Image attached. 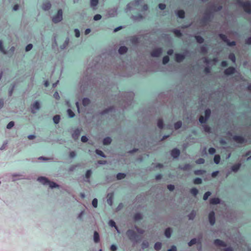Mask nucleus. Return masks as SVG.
Masks as SVG:
<instances>
[{"label":"nucleus","instance_id":"1","mask_svg":"<svg viewBox=\"0 0 251 251\" xmlns=\"http://www.w3.org/2000/svg\"><path fill=\"white\" fill-rule=\"evenodd\" d=\"M239 5L242 7L244 10L249 13H251V4L249 2H243L242 0H236Z\"/></svg>","mask_w":251,"mask_h":251},{"label":"nucleus","instance_id":"2","mask_svg":"<svg viewBox=\"0 0 251 251\" xmlns=\"http://www.w3.org/2000/svg\"><path fill=\"white\" fill-rule=\"evenodd\" d=\"M38 180L44 185H49V187L51 188L58 187V185L54 182L49 181L47 178L45 177L41 176L38 177Z\"/></svg>","mask_w":251,"mask_h":251},{"label":"nucleus","instance_id":"3","mask_svg":"<svg viewBox=\"0 0 251 251\" xmlns=\"http://www.w3.org/2000/svg\"><path fill=\"white\" fill-rule=\"evenodd\" d=\"M62 10L59 9L57 11V13L52 18V22L54 23H58L62 20Z\"/></svg>","mask_w":251,"mask_h":251},{"label":"nucleus","instance_id":"4","mask_svg":"<svg viewBox=\"0 0 251 251\" xmlns=\"http://www.w3.org/2000/svg\"><path fill=\"white\" fill-rule=\"evenodd\" d=\"M126 235L131 241L136 240V237H137L136 233L131 229H128L126 231Z\"/></svg>","mask_w":251,"mask_h":251},{"label":"nucleus","instance_id":"5","mask_svg":"<svg viewBox=\"0 0 251 251\" xmlns=\"http://www.w3.org/2000/svg\"><path fill=\"white\" fill-rule=\"evenodd\" d=\"M162 53V49L161 48H157L153 50L151 53V55L152 57H159Z\"/></svg>","mask_w":251,"mask_h":251},{"label":"nucleus","instance_id":"6","mask_svg":"<svg viewBox=\"0 0 251 251\" xmlns=\"http://www.w3.org/2000/svg\"><path fill=\"white\" fill-rule=\"evenodd\" d=\"M233 139L234 141L240 144H243L246 142L245 139L243 137L239 135L234 136L233 137Z\"/></svg>","mask_w":251,"mask_h":251},{"label":"nucleus","instance_id":"7","mask_svg":"<svg viewBox=\"0 0 251 251\" xmlns=\"http://www.w3.org/2000/svg\"><path fill=\"white\" fill-rule=\"evenodd\" d=\"M208 219L210 224L214 225L215 223V213L214 211H211L209 213Z\"/></svg>","mask_w":251,"mask_h":251},{"label":"nucleus","instance_id":"8","mask_svg":"<svg viewBox=\"0 0 251 251\" xmlns=\"http://www.w3.org/2000/svg\"><path fill=\"white\" fill-rule=\"evenodd\" d=\"M235 72V69L233 67H229L224 71V74L226 75H231Z\"/></svg>","mask_w":251,"mask_h":251},{"label":"nucleus","instance_id":"9","mask_svg":"<svg viewBox=\"0 0 251 251\" xmlns=\"http://www.w3.org/2000/svg\"><path fill=\"white\" fill-rule=\"evenodd\" d=\"M185 58V56L184 54L180 53H176L175 54V60L177 62H181Z\"/></svg>","mask_w":251,"mask_h":251},{"label":"nucleus","instance_id":"10","mask_svg":"<svg viewBox=\"0 0 251 251\" xmlns=\"http://www.w3.org/2000/svg\"><path fill=\"white\" fill-rule=\"evenodd\" d=\"M171 154L173 158H177L180 154V151L177 149H174L172 150Z\"/></svg>","mask_w":251,"mask_h":251},{"label":"nucleus","instance_id":"11","mask_svg":"<svg viewBox=\"0 0 251 251\" xmlns=\"http://www.w3.org/2000/svg\"><path fill=\"white\" fill-rule=\"evenodd\" d=\"M214 244L216 246H219V247H226V244L223 241L220 240V239H216L214 241Z\"/></svg>","mask_w":251,"mask_h":251},{"label":"nucleus","instance_id":"12","mask_svg":"<svg viewBox=\"0 0 251 251\" xmlns=\"http://www.w3.org/2000/svg\"><path fill=\"white\" fill-rule=\"evenodd\" d=\"M80 134V130L77 128L75 129L72 133V137L74 140H76L78 138Z\"/></svg>","mask_w":251,"mask_h":251},{"label":"nucleus","instance_id":"13","mask_svg":"<svg viewBox=\"0 0 251 251\" xmlns=\"http://www.w3.org/2000/svg\"><path fill=\"white\" fill-rule=\"evenodd\" d=\"M51 7V4L50 2L46 1L43 3L42 5V8L45 10H49Z\"/></svg>","mask_w":251,"mask_h":251},{"label":"nucleus","instance_id":"14","mask_svg":"<svg viewBox=\"0 0 251 251\" xmlns=\"http://www.w3.org/2000/svg\"><path fill=\"white\" fill-rule=\"evenodd\" d=\"M113 193H109L107 195V202L110 205L113 203Z\"/></svg>","mask_w":251,"mask_h":251},{"label":"nucleus","instance_id":"15","mask_svg":"<svg viewBox=\"0 0 251 251\" xmlns=\"http://www.w3.org/2000/svg\"><path fill=\"white\" fill-rule=\"evenodd\" d=\"M220 202V200L218 198H212L210 200V203L212 204H217Z\"/></svg>","mask_w":251,"mask_h":251},{"label":"nucleus","instance_id":"16","mask_svg":"<svg viewBox=\"0 0 251 251\" xmlns=\"http://www.w3.org/2000/svg\"><path fill=\"white\" fill-rule=\"evenodd\" d=\"M127 51V48L126 46H122L120 47L118 51L120 54H123L126 53Z\"/></svg>","mask_w":251,"mask_h":251},{"label":"nucleus","instance_id":"17","mask_svg":"<svg viewBox=\"0 0 251 251\" xmlns=\"http://www.w3.org/2000/svg\"><path fill=\"white\" fill-rule=\"evenodd\" d=\"M222 9V6L219 4H214L212 6V9L214 11H219Z\"/></svg>","mask_w":251,"mask_h":251},{"label":"nucleus","instance_id":"18","mask_svg":"<svg viewBox=\"0 0 251 251\" xmlns=\"http://www.w3.org/2000/svg\"><path fill=\"white\" fill-rule=\"evenodd\" d=\"M94 241L96 243L100 242V236L97 231H95L94 233Z\"/></svg>","mask_w":251,"mask_h":251},{"label":"nucleus","instance_id":"19","mask_svg":"<svg viewBox=\"0 0 251 251\" xmlns=\"http://www.w3.org/2000/svg\"><path fill=\"white\" fill-rule=\"evenodd\" d=\"M176 14L177 16L181 19H183L185 17V12L183 10H178Z\"/></svg>","mask_w":251,"mask_h":251},{"label":"nucleus","instance_id":"20","mask_svg":"<svg viewBox=\"0 0 251 251\" xmlns=\"http://www.w3.org/2000/svg\"><path fill=\"white\" fill-rule=\"evenodd\" d=\"M112 140L110 137H107L103 139V144L104 145H109L111 143Z\"/></svg>","mask_w":251,"mask_h":251},{"label":"nucleus","instance_id":"21","mask_svg":"<svg viewBox=\"0 0 251 251\" xmlns=\"http://www.w3.org/2000/svg\"><path fill=\"white\" fill-rule=\"evenodd\" d=\"M240 163L236 164L232 166L231 170L233 172H237L240 169Z\"/></svg>","mask_w":251,"mask_h":251},{"label":"nucleus","instance_id":"22","mask_svg":"<svg viewBox=\"0 0 251 251\" xmlns=\"http://www.w3.org/2000/svg\"><path fill=\"white\" fill-rule=\"evenodd\" d=\"M179 168L181 170H182L184 171H188L190 169L191 166L189 164H186L182 166H180Z\"/></svg>","mask_w":251,"mask_h":251},{"label":"nucleus","instance_id":"23","mask_svg":"<svg viewBox=\"0 0 251 251\" xmlns=\"http://www.w3.org/2000/svg\"><path fill=\"white\" fill-rule=\"evenodd\" d=\"M172 230L170 228H167L165 231V235L167 238H170L171 236Z\"/></svg>","mask_w":251,"mask_h":251},{"label":"nucleus","instance_id":"24","mask_svg":"<svg viewBox=\"0 0 251 251\" xmlns=\"http://www.w3.org/2000/svg\"><path fill=\"white\" fill-rule=\"evenodd\" d=\"M195 39L197 42L200 44H201L204 42V39L200 35L195 36Z\"/></svg>","mask_w":251,"mask_h":251},{"label":"nucleus","instance_id":"25","mask_svg":"<svg viewBox=\"0 0 251 251\" xmlns=\"http://www.w3.org/2000/svg\"><path fill=\"white\" fill-rule=\"evenodd\" d=\"M82 104L84 106L88 105L90 103V100L88 98H84L82 101Z\"/></svg>","mask_w":251,"mask_h":251},{"label":"nucleus","instance_id":"26","mask_svg":"<svg viewBox=\"0 0 251 251\" xmlns=\"http://www.w3.org/2000/svg\"><path fill=\"white\" fill-rule=\"evenodd\" d=\"M219 37L220 38L221 40H222L224 42L226 43L228 39L226 37V36L224 34H219Z\"/></svg>","mask_w":251,"mask_h":251},{"label":"nucleus","instance_id":"27","mask_svg":"<svg viewBox=\"0 0 251 251\" xmlns=\"http://www.w3.org/2000/svg\"><path fill=\"white\" fill-rule=\"evenodd\" d=\"M162 247V244L160 242H156L154 246V248L156 251H159Z\"/></svg>","mask_w":251,"mask_h":251},{"label":"nucleus","instance_id":"28","mask_svg":"<svg viewBox=\"0 0 251 251\" xmlns=\"http://www.w3.org/2000/svg\"><path fill=\"white\" fill-rule=\"evenodd\" d=\"M221 160V157L219 155H215L214 157V161L216 164H218Z\"/></svg>","mask_w":251,"mask_h":251},{"label":"nucleus","instance_id":"29","mask_svg":"<svg viewBox=\"0 0 251 251\" xmlns=\"http://www.w3.org/2000/svg\"><path fill=\"white\" fill-rule=\"evenodd\" d=\"M201 52L203 54H206L207 52V49L206 45L201 46L200 48Z\"/></svg>","mask_w":251,"mask_h":251},{"label":"nucleus","instance_id":"30","mask_svg":"<svg viewBox=\"0 0 251 251\" xmlns=\"http://www.w3.org/2000/svg\"><path fill=\"white\" fill-rule=\"evenodd\" d=\"M142 216L141 213H137L134 215V219L135 221H138L142 219Z\"/></svg>","mask_w":251,"mask_h":251},{"label":"nucleus","instance_id":"31","mask_svg":"<svg viewBox=\"0 0 251 251\" xmlns=\"http://www.w3.org/2000/svg\"><path fill=\"white\" fill-rule=\"evenodd\" d=\"M182 126V122L181 121H178L175 123L174 124V128L176 129H178L181 127Z\"/></svg>","mask_w":251,"mask_h":251},{"label":"nucleus","instance_id":"32","mask_svg":"<svg viewBox=\"0 0 251 251\" xmlns=\"http://www.w3.org/2000/svg\"><path fill=\"white\" fill-rule=\"evenodd\" d=\"M109 225L111 227H114L115 228V229L118 231V232H119V230L118 229V227L116 226V223L114 221H113L112 220H110L109 221Z\"/></svg>","mask_w":251,"mask_h":251},{"label":"nucleus","instance_id":"33","mask_svg":"<svg viewBox=\"0 0 251 251\" xmlns=\"http://www.w3.org/2000/svg\"><path fill=\"white\" fill-rule=\"evenodd\" d=\"M209 21H210V17L207 13H206L205 15L202 19L201 22L203 23H205L206 22Z\"/></svg>","mask_w":251,"mask_h":251},{"label":"nucleus","instance_id":"34","mask_svg":"<svg viewBox=\"0 0 251 251\" xmlns=\"http://www.w3.org/2000/svg\"><path fill=\"white\" fill-rule=\"evenodd\" d=\"M228 58L232 62H235L236 60V57L234 53H230L228 55Z\"/></svg>","mask_w":251,"mask_h":251},{"label":"nucleus","instance_id":"35","mask_svg":"<svg viewBox=\"0 0 251 251\" xmlns=\"http://www.w3.org/2000/svg\"><path fill=\"white\" fill-rule=\"evenodd\" d=\"M126 177V175L124 173H118L116 177L117 179L120 180Z\"/></svg>","mask_w":251,"mask_h":251},{"label":"nucleus","instance_id":"36","mask_svg":"<svg viewBox=\"0 0 251 251\" xmlns=\"http://www.w3.org/2000/svg\"><path fill=\"white\" fill-rule=\"evenodd\" d=\"M157 126L160 128L162 129L164 126L163 121L162 119H159L157 121Z\"/></svg>","mask_w":251,"mask_h":251},{"label":"nucleus","instance_id":"37","mask_svg":"<svg viewBox=\"0 0 251 251\" xmlns=\"http://www.w3.org/2000/svg\"><path fill=\"white\" fill-rule=\"evenodd\" d=\"M173 32L175 34V35L177 37H180L182 36V33L179 30L174 29L173 30Z\"/></svg>","mask_w":251,"mask_h":251},{"label":"nucleus","instance_id":"38","mask_svg":"<svg viewBox=\"0 0 251 251\" xmlns=\"http://www.w3.org/2000/svg\"><path fill=\"white\" fill-rule=\"evenodd\" d=\"M205 171L202 170H197L194 171V174L196 175H203Z\"/></svg>","mask_w":251,"mask_h":251},{"label":"nucleus","instance_id":"39","mask_svg":"<svg viewBox=\"0 0 251 251\" xmlns=\"http://www.w3.org/2000/svg\"><path fill=\"white\" fill-rule=\"evenodd\" d=\"M60 117L59 115H55L53 118V122L55 124H58L60 121Z\"/></svg>","mask_w":251,"mask_h":251},{"label":"nucleus","instance_id":"40","mask_svg":"<svg viewBox=\"0 0 251 251\" xmlns=\"http://www.w3.org/2000/svg\"><path fill=\"white\" fill-rule=\"evenodd\" d=\"M205 117L207 119L209 118L211 114V110L209 109H207L204 111Z\"/></svg>","mask_w":251,"mask_h":251},{"label":"nucleus","instance_id":"41","mask_svg":"<svg viewBox=\"0 0 251 251\" xmlns=\"http://www.w3.org/2000/svg\"><path fill=\"white\" fill-rule=\"evenodd\" d=\"M190 193L194 196L198 194V190L196 188H193L190 190Z\"/></svg>","mask_w":251,"mask_h":251},{"label":"nucleus","instance_id":"42","mask_svg":"<svg viewBox=\"0 0 251 251\" xmlns=\"http://www.w3.org/2000/svg\"><path fill=\"white\" fill-rule=\"evenodd\" d=\"M196 216V212L195 211H192L189 215L188 218L190 220H193Z\"/></svg>","mask_w":251,"mask_h":251},{"label":"nucleus","instance_id":"43","mask_svg":"<svg viewBox=\"0 0 251 251\" xmlns=\"http://www.w3.org/2000/svg\"><path fill=\"white\" fill-rule=\"evenodd\" d=\"M193 182L195 184H200L202 183V180L200 178L197 177L194 179Z\"/></svg>","mask_w":251,"mask_h":251},{"label":"nucleus","instance_id":"44","mask_svg":"<svg viewBox=\"0 0 251 251\" xmlns=\"http://www.w3.org/2000/svg\"><path fill=\"white\" fill-rule=\"evenodd\" d=\"M0 51L2 52L3 54H7V52L4 49L2 42L1 41H0Z\"/></svg>","mask_w":251,"mask_h":251},{"label":"nucleus","instance_id":"45","mask_svg":"<svg viewBox=\"0 0 251 251\" xmlns=\"http://www.w3.org/2000/svg\"><path fill=\"white\" fill-rule=\"evenodd\" d=\"M207 120L208 119L206 118H205V117H203L202 116H201L199 118V121L201 124L206 123V122Z\"/></svg>","mask_w":251,"mask_h":251},{"label":"nucleus","instance_id":"46","mask_svg":"<svg viewBox=\"0 0 251 251\" xmlns=\"http://www.w3.org/2000/svg\"><path fill=\"white\" fill-rule=\"evenodd\" d=\"M170 58L168 56H165L163 58L162 62L163 64H166L169 61Z\"/></svg>","mask_w":251,"mask_h":251},{"label":"nucleus","instance_id":"47","mask_svg":"<svg viewBox=\"0 0 251 251\" xmlns=\"http://www.w3.org/2000/svg\"><path fill=\"white\" fill-rule=\"evenodd\" d=\"M96 152L98 155L101 156L103 157H105V155H104V153L101 151L99 150H96Z\"/></svg>","mask_w":251,"mask_h":251},{"label":"nucleus","instance_id":"48","mask_svg":"<svg viewBox=\"0 0 251 251\" xmlns=\"http://www.w3.org/2000/svg\"><path fill=\"white\" fill-rule=\"evenodd\" d=\"M226 43L227 46H230V47L234 46L236 45L235 41H233L230 42L228 39Z\"/></svg>","mask_w":251,"mask_h":251},{"label":"nucleus","instance_id":"49","mask_svg":"<svg viewBox=\"0 0 251 251\" xmlns=\"http://www.w3.org/2000/svg\"><path fill=\"white\" fill-rule=\"evenodd\" d=\"M67 112H68L69 116L70 118H73L75 116V113L71 109H68Z\"/></svg>","mask_w":251,"mask_h":251},{"label":"nucleus","instance_id":"50","mask_svg":"<svg viewBox=\"0 0 251 251\" xmlns=\"http://www.w3.org/2000/svg\"><path fill=\"white\" fill-rule=\"evenodd\" d=\"M205 160L203 158H200L196 161V163L198 164H202L204 163Z\"/></svg>","mask_w":251,"mask_h":251},{"label":"nucleus","instance_id":"51","mask_svg":"<svg viewBox=\"0 0 251 251\" xmlns=\"http://www.w3.org/2000/svg\"><path fill=\"white\" fill-rule=\"evenodd\" d=\"M210 195H211V192H210L209 191L206 192V193H205V194L203 195V199L205 201L207 200L208 198L210 196Z\"/></svg>","mask_w":251,"mask_h":251},{"label":"nucleus","instance_id":"52","mask_svg":"<svg viewBox=\"0 0 251 251\" xmlns=\"http://www.w3.org/2000/svg\"><path fill=\"white\" fill-rule=\"evenodd\" d=\"M197 243V239L196 238H194L191 239L190 242L188 243V245L189 246H192V245Z\"/></svg>","mask_w":251,"mask_h":251},{"label":"nucleus","instance_id":"53","mask_svg":"<svg viewBox=\"0 0 251 251\" xmlns=\"http://www.w3.org/2000/svg\"><path fill=\"white\" fill-rule=\"evenodd\" d=\"M33 107L35 109H39L40 108V103L38 101H36L33 105Z\"/></svg>","mask_w":251,"mask_h":251},{"label":"nucleus","instance_id":"54","mask_svg":"<svg viewBox=\"0 0 251 251\" xmlns=\"http://www.w3.org/2000/svg\"><path fill=\"white\" fill-rule=\"evenodd\" d=\"M98 2H99L98 0H91V1H90L91 5L93 7L96 6L97 5Z\"/></svg>","mask_w":251,"mask_h":251},{"label":"nucleus","instance_id":"55","mask_svg":"<svg viewBox=\"0 0 251 251\" xmlns=\"http://www.w3.org/2000/svg\"><path fill=\"white\" fill-rule=\"evenodd\" d=\"M113 109V108L112 107H110L109 108H108V109H106L105 110H104L102 112H101V114L102 115H104V114H107L110 111H111Z\"/></svg>","mask_w":251,"mask_h":251},{"label":"nucleus","instance_id":"56","mask_svg":"<svg viewBox=\"0 0 251 251\" xmlns=\"http://www.w3.org/2000/svg\"><path fill=\"white\" fill-rule=\"evenodd\" d=\"M204 130L206 132L210 133L211 132V128L207 125L204 126Z\"/></svg>","mask_w":251,"mask_h":251},{"label":"nucleus","instance_id":"57","mask_svg":"<svg viewBox=\"0 0 251 251\" xmlns=\"http://www.w3.org/2000/svg\"><path fill=\"white\" fill-rule=\"evenodd\" d=\"M92 172L90 170H87L85 174V177L89 179L91 175Z\"/></svg>","mask_w":251,"mask_h":251},{"label":"nucleus","instance_id":"58","mask_svg":"<svg viewBox=\"0 0 251 251\" xmlns=\"http://www.w3.org/2000/svg\"><path fill=\"white\" fill-rule=\"evenodd\" d=\"M92 205L95 208L98 206V200L97 199L95 198L93 200Z\"/></svg>","mask_w":251,"mask_h":251},{"label":"nucleus","instance_id":"59","mask_svg":"<svg viewBox=\"0 0 251 251\" xmlns=\"http://www.w3.org/2000/svg\"><path fill=\"white\" fill-rule=\"evenodd\" d=\"M14 123L13 122L11 121V122H10L8 124L6 127L8 129H10L14 126Z\"/></svg>","mask_w":251,"mask_h":251},{"label":"nucleus","instance_id":"60","mask_svg":"<svg viewBox=\"0 0 251 251\" xmlns=\"http://www.w3.org/2000/svg\"><path fill=\"white\" fill-rule=\"evenodd\" d=\"M208 152L210 154H213L216 152V150L214 148H210L208 150Z\"/></svg>","mask_w":251,"mask_h":251},{"label":"nucleus","instance_id":"61","mask_svg":"<svg viewBox=\"0 0 251 251\" xmlns=\"http://www.w3.org/2000/svg\"><path fill=\"white\" fill-rule=\"evenodd\" d=\"M32 47H33V46L31 44L27 45L25 47V50L27 51H29L30 50H31L32 49Z\"/></svg>","mask_w":251,"mask_h":251},{"label":"nucleus","instance_id":"62","mask_svg":"<svg viewBox=\"0 0 251 251\" xmlns=\"http://www.w3.org/2000/svg\"><path fill=\"white\" fill-rule=\"evenodd\" d=\"M101 18V16L100 15V14H96V15L94 16V20L95 21H98V20H100V19Z\"/></svg>","mask_w":251,"mask_h":251},{"label":"nucleus","instance_id":"63","mask_svg":"<svg viewBox=\"0 0 251 251\" xmlns=\"http://www.w3.org/2000/svg\"><path fill=\"white\" fill-rule=\"evenodd\" d=\"M158 7L161 9V10H164L166 8V5L165 4H163V3H160L158 5Z\"/></svg>","mask_w":251,"mask_h":251},{"label":"nucleus","instance_id":"64","mask_svg":"<svg viewBox=\"0 0 251 251\" xmlns=\"http://www.w3.org/2000/svg\"><path fill=\"white\" fill-rule=\"evenodd\" d=\"M245 43L247 45H251V36L245 40Z\"/></svg>","mask_w":251,"mask_h":251}]
</instances>
